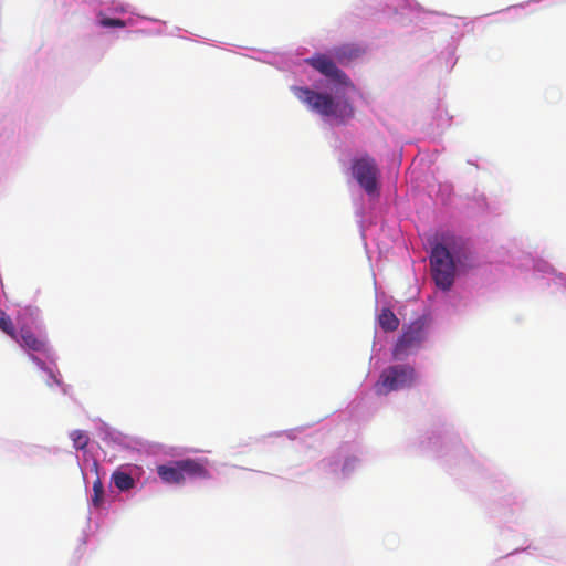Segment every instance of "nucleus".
<instances>
[{
  "mask_svg": "<svg viewBox=\"0 0 566 566\" xmlns=\"http://www.w3.org/2000/svg\"><path fill=\"white\" fill-rule=\"evenodd\" d=\"M292 91L312 112L323 117H334L339 123H345L355 115V109L348 99L335 101L327 93L316 92L307 87L294 86Z\"/></svg>",
  "mask_w": 566,
  "mask_h": 566,
  "instance_id": "obj_1",
  "label": "nucleus"
},
{
  "mask_svg": "<svg viewBox=\"0 0 566 566\" xmlns=\"http://www.w3.org/2000/svg\"><path fill=\"white\" fill-rule=\"evenodd\" d=\"M157 474L168 484H181L186 479H209L207 468L193 459L171 461L157 467Z\"/></svg>",
  "mask_w": 566,
  "mask_h": 566,
  "instance_id": "obj_2",
  "label": "nucleus"
},
{
  "mask_svg": "<svg viewBox=\"0 0 566 566\" xmlns=\"http://www.w3.org/2000/svg\"><path fill=\"white\" fill-rule=\"evenodd\" d=\"M432 277L438 287L448 291L453 282L455 265L450 251L441 243L432 248L430 255Z\"/></svg>",
  "mask_w": 566,
  "mask_h": 566,
  "instance_id": "obj_3",
  "label": "nucleus"
},
{
  "mask_svg": "<svg viewBox=\"0 0 566 566\" xmlns=\"http://www.w3.org/2000/svg\"><path fill=\"white\" fill-rule=\"evenodd\" d=\"M416 381V370L410 365H394L386 368L375 385V392L378 396L387 395L406 387Z\"/></svg>",
  "mask_w": 566,
  "mask_h": 566,
  "instance_id": "obj_4",
  "label": "nucleus"
},
{
  "mask_svg": "<svg viewBox=\"0 0 566 566\" xmlns=\"http://www.w3.org/2000/svg\"><path fill=\"white\" fill-rule=\"evenodd\" d=\"M352 172L359 186L369 195L377 191L379 170L376 161L369 155L356 158L352 163Z\"/></svg>",
  "mask_w": 566,
  "mask_h": 566,
  "instance_id": "obj_5",
  "label": "nucleus"
},
{
  "mask_svg": "<svg viewBox=\"0 0 566 566\" xmlns=\"http://www.w3.org/2000/svg\"><path fill=\"white\" fill-rule=\"evenodd\" d=\"M423 339V325L418 321L413 322L398 338L392 350L394 358L398 360L405 358L412 349L418 348Z\"/></svg>",
  "mask_w": 566,
  "mask_h": 566,
  "instance_id": "obj_6",
  "label": "nucleus"
},
{
  "mask_svg": "<svg viewBox=\"0 0 566 566\" xmlns=\"http://www.w3.org/2000/svg\"><path fill=\"white\" fill-rule=\"evenodd\" d=\"M306 63L335 83L346 87H355L350 78L345 72L337 67L332 57L325 54H315L314 56L306 59Z\"/></svg>",
  "mask_w": 566,
  "mask_h": 566,
  "instance_id": "obj_7",
  "label": "nucleus"
},
{
  "mask_svg": "<svg viewBox=\"0 0 566 566\" xmlns=\"http://www.w3.org/2000/svg\"><path fill=\"white\" fill-rule=\"evenodd\" d=\"M366 50L359 44H343L332 50L333 57L342 65H348L360 59Z\"/></svg>",
  "mask_w": 566,
  "mask_h": 566,
  "instance_id": "obj_8",
  "label": "nucleus"
},
{
  "mask_svg": "<svg viewBox=\"0 0 566 566\" xmlns=\"http://www.w3.org/2000/svg\"><path fill=\"white\" fill-rule=\"evenodd\" d=\"M17 340L23 348L32 352L43 353L46 350V343L44 339L38 337L30 328L22 327L17 334Z\"/></svg>",
  "mask_w": 566,
  "mask_h": 566,
  "instance_id": "obj_9",
  "label": "nucleus"
},
{
  "mask_svg": "<svg viewBox=\"0 0 566 566\" xmlns=\"http://www.w3.org/2000/svg\"><path fill=\"white\" fill-rule=\"evenodd\" d=\"M378 322L380 327L386 332H394L399 327V319L395 313L389 308H382Z\"/></svg>",
  "mask_w": 566,
  "mask_h": 566,
  "instance_id": "obj_10",
  "label": "nucleus"
},
{
  "mask_svg": "<svg viewBox=\"0 0 566 566\" xmlns=\"http://www.w3.org/2000/svg\"><path fill=\"white\" fill-rule=\"evenodd\" d=\"M112 480L115 486L120 491H128L135 485V481L132 475L122 471L114 472Z\"/></svg>",
  "mask_w": 566,
  "mask_h": 566,
  "instance_id": "obj_11",
  "label": "nucleus"
},
{
  "mask_svg": "<svg viewBox=\"0 0 566 566\" xmlns=\"http://www.w3.org/2000/svg\"><path fill=\"white\" fill-rule=\"evenodd\" d=\"M70 438L73 442V447L76 450H84L90 442L88 434L83 430H73L70 433Z\"/></svg>",
  "mask_w": 566,
  "mask_h": 566,
  "instance_id": "obj_12",
  "label": "nucleus"
},
{
  "mask_svg": "<svg viewBox=\"0 0 566 566\" xmlns=\"http://www.w3.org/2000/svg\"><path fill=\"white\" fill-rule=\"evenodd\" d=\"M0 329L11 338H17V332L11 318L0 308Z\"/></svg>",
  "mask_w": 566,
  "mask_h": 566,
  "instance_id": "obj_13",
  "label": "nucleus"
},
{
  "mask_svg": "<svg viewBox=\"0 0 566 566\" xmlns=\"http://www.w3.org/2000/svg\"><path fill=\"white\" fill-rule=\"evenodd\" d=\"M93 497L92 503L95 507H99L103 504L104 486L101 479H96L93 482Z\"/></svg>",
  "mask_w": 566,
  "mask_h": 566,
  "instance_id": "obj_14",
  "label": "nucleus"
},
{
  "mask_svg": "<svg viewBox=\"0 0 566 566\" xmlns=\"http://www.w3.org/2000/svg\"><path fill=\"white\" fill-rule=\"evenodd\" d=\"M99 23L104 28H124V27H126V22L124 20L116 19V18H102Z\"/></svg>",
  "mask_w": 566,
  "mask_h": 566,
  "instance_id": "obj_15",
  "label": "nucleus"
}]
</instances>
